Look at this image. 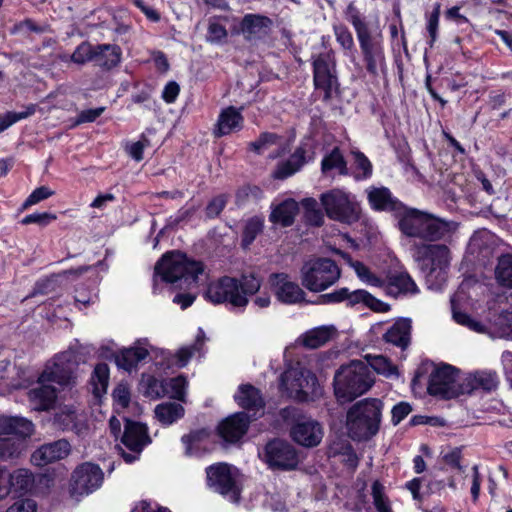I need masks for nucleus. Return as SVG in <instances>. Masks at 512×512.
Masks as SVG:
<instances>
[{"instance_id": "1", "label": "nucleus", "mask_w": 512, "mask_h": 512, "mask_svg": "<svg viewBox=\"0 0 512 512\" xmlns=\"http://www.w3.org/2000/svg\"><path fill=\"white\" fill-rule=\"evenodd\" d=\"M397 227L410 243L413 260L430 289L439 290L447 280L450 250L444 244H433L450 234L453 223L423 210L404 206L398 213Z\"/></svg>"}, {"instance_id": "2", "label": "nucleus", "mask_w": 512, "mask_h": 512, "mask_svg": "<svg viewBox=\"0 0 512 512\" xmlns=\"http://www.w3.org/2000/svg\"><path fill=\"white\" fill-rule=\"evenodd\" d=\"M155 275L178 289H189L202 277H207L202 262L190 259L179 251L163 255L155 266Z\"/></svg>"}, {"instance_id": "3", "label": "nucleus", "mask_w": 512, "mask_h": 512, "mask_svg": "<svg viewBox=\"0 0 512 512\" xmlns=\"http://www.w3.org/2000/svg\"><path fill=\"white\" fill-rule=\"evenodd\" d=\"M346 17L356 31L367 72L374 77L378 76L386 68L382 34L376 29H371L361 19L353 4L348 5Z\"/></svg>"}, {"instance_id": "4", "label": "nucleus", "mask_w": 512, "mask_h": 512, "mask_svg": "<svg viewBox=\"0 0 512 512\" xmlns=\"http://www.w3.org/2000/svg\"><path fill=\"white\" fill-rule=\"evenodd\" d=\"M383 403L377 398H365L354 403L346 414L348 436L354 441H367L374 437L382 419Z\"/></svg>"}, {"instance_id": "5", "label": "nucleus", "mask_w": 512, "mask_h": 512, "mask_svg": "<svg viewBox=\"0 0 512 512\" xmlns=\"http://www.w3.org/2000/svg\"><path fill=\"white\" fill-rule=\"evenodd\" d=\"M368 365L360 360L342 366L334 376V393L341 403L351 402L366 393L374 384Z\"/></svg>"}, {"instance_id": "6", "label": "nucleus", "mask_w": 512, "mask_h": 512, "mask_svg": "<svg viewBox=\"0 0 512 512\" xmlns=\"http://www.w3.org/2000/svg\"><path fill=\"white\" fill-rule=\"evenodd\" d=\"M322 210L329 219L346 225L358 222L362 214L357 197L341 188L322 193Z\"/></svg>"}, {"instance_id": "7", "label": "nucleus", "mask_w": 512, "mask_h": 512, "mask_svg": "<svg viewBox=\"0 0 512 512\" xmlns=\"http://www.w3.org/2000/svg\"><path fill=\"white\" fill-rule=\"evenodd\" d=\"M317 384V378L300 363L287 368L280 377V388L287 396L298 401H307Z\"/></svg>"}, {"instance_id": "8", "label": "nucleus", "mask_w": 512, "mask_h": 512, "mask_svg": "<svg viewBox=\"0 0 512 512\" xmlns=\"http://www.w3.org/2000/svg\"><path fill=\"white\" fill-rule=\"evenodd\" d=\"M238 470L227 463H216L206 468L207 485L213 491L229 497L237 503L240 499V488L237 484Z\"/></svg>"}, {"instance_id": "9", "label": "nucleus", "mask_w": 512, "mask_h": 512, "mask_svg": "<svg viewBox=\"0 0 512 512\" xmlns=\"http://www.w3.org/2000/svg\"><path fill=\"white\" fill-rule=\"evenodd\" d=\"M205 297L214 304L227 302L235 308H244L249 302L240 292L239 280L230 276H223L211 282L206 289Z\"/></svg>"}, {"instance_id": "10", "label": "nucleus", "mask_w": 512, "mask_h": 512, "mask_svg": "<svg viewBox=\"0 0 512 512\" xmlns=\"http://www.w3.org/2000/svg\"><path fill=\"white\" fill-rule=\"evenodd\" d=\"M458 371L451 365L436 367L430 374L428 392L444 399L457 397L462 393V383L457 381Z\"/></svg>"}, {"instance_id": "11", "label": "nucleus", "mask_w": 512, "mask_h": 512, "mask_svg": "<svg viewBox=\"0 0 512 512\" xmlns=\"http://www.w3.org/2000/svg\"><path fill=\"white\" fill-rule=\"evenodd\" d=\"M261 457L272 470H294L299 463L296 449L279 439L269 441L265 445Z\"/></svg>"}, {"instance_id": "12", "label": "nucleus", "mask_w": 512, "mask_h": 512, "mask_svg": "<svg viewBox=\"0 0 512 512\" xmlns=\"http://www.w3.org/2000/svg\"><path fill=\"white\" fill-rule=\"evenodd\" d=\"M103 480L104 473L98 465L83 463L72 474L70 493L75 497L88 495L97 490Z\"/></svg>"}, {"instance_id": "13", "label": "nucleus", "mask_w": 512, "mask_h": 512, "mask_svg": "<svg viewBox=\"0 0 512 512\" xmlns=\"http://www.w3.org/2000/svg\"><path fill=\"white\" fill-rule=\"evenodd\" d=\"M121 441L130 451L125 452L121 447H119L121 455L127 463H132L138 458L144 446L150 443L147 427L142 423L126 419Z\"/></svg>"}, {"instance_id": "14", "label": "nucleus", "mask_w": 512, "mask_h": 512, "mask_svg": "<svg viewBox=\"0 0 512 512\" xmlns=\"http://www.w3.org/2000/svg\"><path fill=\"white\" fill-rule=\"evenodd\" d=\"M70 357V354H62L56 357L52 363H48L40 374L41 382L56 383L63 387L74 385L76 375Z\"/></svg>"}, {"instance_id": "15", "label": "nucleus", "mask_w": 512, "mask_h": 512, "mask_svg": "<svg viewBox=\"0 0 512 512\" xmlns=\"http://www.w3.org/2000/svg\"><path fill=\"white\" fill-rule=\"evenodd\" d=\"M317 128L311 130V134L302 145L291 155V157L283 163H280L277 169L274 171L273 176L276 179H285L295 172L307 161L315 156L314 146L311 143V137L317 135Z\"/></svg>"}, {"instance_id": "16", "label": "nucleus", "mask_w": 512, "mask_h": 512, "mask_svg": "<svg viewBox=\"0 0 512 512\" xmlns=\"http://www.w3.org/2000/svg\"><path fill=\"white\" fill-rule=\"evenodd\" d=\"M269 282L278 301L284 304H295L305 300V293L300 286L292 282L286 273H273Z\"/></svg>"}, {"instance_id": "17", "label": "nucleus", "mask_w": 512, "mask_h": 512, "mask_svg": "<svg viewBox=\"0 0 512 512\" xmlns=\"http://www.w3.org/2000/svg\"><path fill=\"white\" fill-rule=\"evenodd\" d=\"M334 138L332 135L322 133V144H330ZM322 179L335 176H345L348 174L347 162L338 146H333L330 150L322 146Z\"/></svg>"}, {"instance_id": "18", "label": "nucleus", "mask_w": 512, "mask_h": 512, "mask_svg": "<svg viewBox=\"0 0 512 512\" xmlns=\"http://www.w3.org/2000/svg\"><path fill=\"white\" fill-rule=\"evenodd\" d=\"M386 295L393 298L413 296L419 293V288L410 274L406 271L394 272L384 279L382 287Z\"/></svg>"}, {"instance_id": "19", "label": "nucleus", "mask_w": 512, "mask_h": 512, "mask_svg": "<svg viewBox=\"0 0 512 512\" xmlns=\"http://www.w3.org/2000/svg\"><path fill=\"white\" fill-rule=\"evenodd\" d=\"M71 446L65 439H60L40 446L31 455V462L39 467L64 459L69 455Z\"/></svg>"}, {"instance_id": "20", "label": "nucleus", "mask_w": 512, "mask_h": 512, "mask_svg": "<svg viewBox=\"0 0 512 512\" xmlns=\"http://www.w3.org/2000/svg\"><path fill=\"white\" fill-rule=\"evenodd\" d=\"M249 423L250 419L245 412L235 413L220 423L219 435L227 443H236L246 434Z\"/></svg>"}, {"instance_id": "21", "label": "nucleus", "mask_w": 512, "mask_h": 512, "mask_svg": "<svg viewBox=\"0 0 512 512\" xmlns=\"http://www.w3.org/2000/svg\"><path fill=\"white\" fill-rule=\"evenodd\" d=\"M28 399L36 411H48L54 408L57 400V389L49 382H41L39 375L36 385L28 391Z\"/></svg>"}, {"instance_id": "22", "label": "nucleus", "mask_w": 512, "mask_h": 512, "mask_svg": "<svg viewBox=\"0 0 512 512\" xmlns=\"http://www.w3.org/2000/svg\"><path fill=\"white\" fill-rule=\"evenodd\" d=\"M367 198L373 210L393 212L395 219L405 206L402 202L393 197L390 190L386 187L369 188L367 190Z\"/></svg>"}, {"instance_id": "23", "label": "nucleus", "mask_w": 512, "mask_h": 512, "mask_svg": "<svg viewBox=\"0 0 512 512\" xmlns=\"http://www.w3.org/2000/svg\"><path fill=\"white\" fill-rule=\"evenodd\" d=\"M326 251H331L333 253L341 255L349 264V266L353 268L361 282L368 286L382 289L384 285V279L373 273L370 270V268L367 267L364 263L352 260V258L347 253H344L339 249L333 247L329 242L323 241L322 254L326 253Z\"/></svg>"}, {"instance_id": "24", "label": "nucleus", "mask_w": 512, "mask_h": 512, "mask_svg": "<svg viewBox=\"0 0 512 512\" xmlns=\"http://www.w3.org/2000/svg\"><path fill=\"white\" fill-rule=\"evenodd\" d=\"M326 251H331L333 253L341 255L349 264V266L353 268L361 282L368 286L382 289L384 285V279L373 273L370 270V268L367 267L364 263L352 260V258L347 253H344L339 249L333 247L329 242L323 241L322 254L326 253Z\"/></svg>"}, {"instance_id": "25", "label": "nucleus", "mask_w": 512, "mask_h": 512, "mask_svg": "<svg viewBox=\"0 0 512 512\" xmlns=\"http://www.w3.org/2000/svg\"><path fill=\"white\" fill-rule=\"evenodd\" d=\"M498 385V377L495 372L476 371L467 375L462 381V393L470 394L475 390H495Z\"/></svg>"}, {"instance_id": "26", "label": "nucleus", "mask_w": 512, "mask_h": 512, "mask_svg": "<svg viewBox=\"0 0 512 512\" xmlns=\"http://www.w3.org/2000/svg\"><path fill=\"white\" fill-rule=\"evenodd\" d=\"M33 432V423L24 417H0V435H14L18 438L25 439L27 437H30L33 434Z\"/></svg>"}, {"instance_id": "27", "label": "nucleus", "mask_w": 512, "mask_h": 512, "mask_svg": "<svg viewBox=\"0 0 512 512\" xmlns=\"http://www.w3.org/2000/svg\"><path fill=\"white\" fill-rule=\"evenodd\" d=\"M322 91L323 100L330 105L333 111H340L343 103L339 90L337 77L322 63Z\"/></svg>"}, {"instance_id": "28", "label": "nucleus", "mask_w": 512, "mask_h": 512, "mask_svg": "<svg viewBox=\"0 0 512 512\" xmlns=\"http://www.w3.org/2000/svg\"><path fill=\"white\" fill-rule=\"evenodd\" d=\"M383 339L402 350L406 349L411 339V321L409 319H399L384 333Z\"/></svg>"}, {"instance_id": "29", "label": "nucleus", "mask_w": 512, "mask_h": 512, "mask_svg": "<svg viewBox=\"0 0 512 512\" xmlns=\"http://www.w3.org/2000/svg\"><path fill=\"white\" fill-rule=\"evenodd\" d=\"M149 355L146 343L137 341L133 347L123 349L116 356V364L118 367L131 371L137 364L145 360Z\"/></svg>"}, {"instance_id": "30", "label": "nucleus", "mask_w": 512, "mask_h": 512, "mask_svg": "<svg viewBox=\"0 0 512 512\" xmlns=\"http://www.w3.org/2000/svg\"><path fill=\"white\" fill-rule=\"evenodd\" d=\"M234 399L246 410L259 411L265 406L260 390L251 384L240 385Z\"/></svg>"}, {"instance_id": "31", "label": "nucleus", "mask_w": 512, "mask_h": 512, "mask_svg": "<svg viewBox=\"0 0 512 512\" xmlns=\"http://www.w3.org/2000/svg\"><path fill=\"white\" fill-rule=\"evenodd\" d=\"M242 122L243 117L241 113L235 107L230 106L221 112L214 129V135L222 137L234 130H238L242 127Z\"/></svg>"}, {"instance_id": "32", "label": "nucleus", "mask_w": 512, "mask_h": 512, "mask_svg": "<svg viewBox=\"0 0 512 512\" xmlns=\"http://www.w3.org/2000/svg\"><path fill=\"white\" fill-rule=\"evenodd\" d=\"M299 211V205L294 199H286L276 205L269 216L272 223L281 224L283 227L291 226Z\"/></svg>"}, {"instance_id": "33", "label": "nucleus", "mask_w": 512, "mask_h": 512, "mask_svg": "<svg viewBox=\"0 0 512 512\" xmlns=\"http://www.w3.org/2000/svg\"><path fill=\"white\" fill-rule=\"evenodd\" d=\"M121 60V49L117 45L98 44L95 45L94 62L104 69H112Z\"/></svg>"}, {"instance_id": "34", "label": "nucleus", "mask_w": 512, "mask_h": 512, "mask_svg": "<svg viewBox=\"0 0 512 512\" xmlns=\"http://www.w3.org/2000/svg\"><path fill=\"white\" fill-rule=\"evenodd\" d=\"M316 422H299L293 426L291 436L295 442L305 447H313L319 443L316 430L319 431Z\"/></svg>"}, {"instance_id": "35", "label": "nucleus", "mask_w": 512, "mask_h": 512, "mask_svg": "<svg viewBox=\"0 0 512 512\" xmlns=\"http://www.w3.org/2000/svg\"><path fill=\"white\" fill-rule=\"evenodd\" d=\"M346 301L350 306L363 303L365 306H367L368 308L375 312H387L390 309L388 304L377 299L368 291L363 289H358L351 292L348 290Z\"/></svg>"}, {"instance_id": "36", "label": "nucleus", "mask_w": 512, "mask_h": 512, "mask_svg": "<svg viewBox=\"0 0 512 512\" xmlns=\"http://www.w3.org/2000/svg\"><path fill=\"white\" fill-rule=\"evenodd\" d=\"M88 269H89V267L82 266L77 269L67 270L60 274H54V275H51L50 277L41 279L35 284L33 292L30 294L29 297H32V296H35L38 294H42V295L49 294V293L55 291L57 284H58V279L60 277L66 276V275H73L75 277H78V276L82 275L83 273L87 272Z\"/></svg>"}, {"instance_id": "37", "label": "nucleus", "mask_w": 512, "mask_h": 512, "mask_svg": "<svg viewBox=\"0 0 512 512\" xmlns=\"http://www.w3.org/2000/svg\"><path fill=\"white\" fill-rule=\"evenodd\" d=\"M320 258L313 257L306 261L301 269V280L304 287L308 290L320 291Z\"/></svg>"}, {"instance_id": "38", "label": "nucleus", "mask_w": 512, "mask_h": 512, "mask_svg": "<svg viewBox=\"0 0 512 512\" xmlns=\"http://www.w3.org/2000/svg\"><path fill=\"white\" fill-rule=\"evenodd\" d=\"M55 423L62 430L73 431L81 434L85 429V425L79 414L72 408H64L55 415Z\"/></svg>"}, {"instance_id": "39", "label": "nucleus", "mask_w": 512, "mask_h": 512, "mask_svg": "<svg viewBox=\"0 0 512 512\" xmlns=\"http://www.w3.org/2000/svg\"><path fill=\"white\" fill-rule=\"evenodd\" d=\"M109 384V367L106 363H99L95 366L91 378L90 389L93 395L100 399L107 393Z\"/></svg>"}, {"instance_id": "40", "label": "nucleus", "mask_w": 512, "mask_h": 512, "mask_svg": "<svg viewBox=\"0 0 512 512\" xmlns=\"http://www.w3.org/2000/svg\"><path fill=\"white\" fill-rule=\"evenodd\" d=\"M270 24L271 20L268 17L248 14L244 16L240 29L246 38L250 39L255 35L265 33Z\"/></svg>"}, {"instance_id": "41", "label": "nucleus", "mask_w": 512, "mask_h": 512, "mask_svg": "<svg viewBox=\"0 0 512 512\" xmlns=\"http://www.w3.org/2000/svg\"><path fill=\"white\" fill-rule=\"evenodd\" d=\"M154 413L159 422L170 425L184 415V408L176 402H164L155 407Z\"/></svg>"}, {"instance_id": "42", "label": "nucleus", "mask_w": 512, "mask_h": 512, "mask_svg": "<svg viewBox=\"0 0 512 512\" xmlns=\"http://www.w3.org/2000/svg\"><path fill=\"white\" fill-rule=\"evenodd\" d=\"M495 279L500 286L512 288V254H503L498 258Z\"/></svg>"}, {"instance_id": "43", "label": "nucleus", "mask_w": 512, "mask_h": 512, "mask_svg": "<svg viewBox=\"0 0 512 512\" xmlns=\"http://www.w3.org/2000/svg\"><path fill=\"white\" fill-rule=\"evenodd\" d=\"M140 386L143 394L152 399L161 398L168 394L166 382L151 375H143Z\"/></svg>"}, {"instance_id": "44", "label": "nucleus", "mask_w": 512, "mask_h": 512, "mask_svg": "<svg viewBox=\"0 0 512 512\" xmlns=\"http://www.w3.org/2000/svg\"><path fill=\"white\" fill-rule=\"evenodd\" d=\"M34 478L32 473L26 469H17L9 474L5 479V483L11 489L19 492H26L33 486Z\"/></svg>"}, {"instance_id": "45", "label": "nucleus", "mask_w": 512, "mask_h": 512, "mask_svg": "<svg viewBox=\"0 0 512 512\" xmlns=\"http://www.w3.org/2000/svg\"><path fill=\"white\" fill-rule=\"evenodd\" d=\"M367 365L376 373L385 377L397 375V368L391 361L383 355H366Z\"/></svg>"}, {"instance_id": "46", "label": "nucleus", "mask_w": 512, "mask_h": 512, "mask_svg": "<svg viewBox=\"0 0 512 512\" xmlns=\"http://www.w3.org/2000/svg\"><path fill=\"white\" fill-rule=\"evenodd\" d=\"M208 436L209 433L206 429L192 431L182 436L181 440L185 445V454L188 456L197 455L200 443L208 438Z\"/></svg>"}, {"instance_id": "47", "label": "nucleus", "mask_w": 512, "mask_h": 512, "mask_svg": "<svg viewBox=\"0 0 512 512\" xmlns=\"http://www.w3.org/2000/svg\"><path fill=\"white\" fill-rule=\"evenodd\" d=\"M340 278V269L336 263L322 257V291L333 285Z\"/></svg>"}, {"instance_id": "48", "label": "nucleus", "mask_w": 512, "mask_h": 512, "mask_svg": "<svg viewBox=\"0 0 512 512\" xmlns=\"http://www.w3.org/2000/svg\"><path fill=\"white\" fill-rule=\"evenodd\" d=\"M25 448L22 440L0 439V458L14 459L21 455Z\"/></svg>"}, {"instance_id": "49", "label": "nucleus", "mask_w": 512, "mask_h": 512, "mask_svg": "<svg viewBox=\"0 0 512 512\" xmlns=\"http://www.w3.org/2000/svg\"><path fill=\"white\" fill-rule=\"evenodd\" d=\"M264 227V221L260 217H252L247 220L243 229L242 245L248 247L259 235Z\"/></svg>"}, {"instance_id": "50", "label": "nucleus", "mask_w": 512, "mask_h": 512, "mask_svg": "<svg viewBox=\"0 0 512 512\" xmlns=\"http://www.w3.org/2000/svg\"><path fill=\"white\" fill-rule=\"evenodd\" d=\"M371 495L373 504L378 512H392L390 502L385 494V488L378 480L372 483Z\"/></svg>"}, {"instance_id": "51", "label": "nucleus", "mask_w": 512, "mask_h": 512, "mask_svg": "<svg viewBox=\"0 0 512 512\" xmlns=\"http://www.w3.org/2000/svg\"><path fill=\"white\" fill-rule=\"evenodd\" d=\"M95 57V46L87 41L82 42L74 50L70 59L72 62L83 65L87 62L94 61Z\"/></svg>"}, {"instance_id": "52", "label": "nucleus", "mask_w": 512, "mask_h": 512, "mask_svg": "<svg viewBox=\"0 0 512 512\" xmlns=\"http://www.w3.org/2000/svg\"><path fill=\"white\" fill-rule=\"evenodd\" d=\"M280 140L281 138L277 134L265 132L257 140L251 142L249 146L252 151L260 154L273 145L281 147L282 143Z\"/></svg>"}, {"instance_id": "53", "label": "nucleus", "mask_w": 512, "mask_h": 512, "mask_svg": "<svg viewBox=\"0 0 512 512\" xmlns=\"http://www.w3.org/2000/svg\"><path fill=\"white\" fill-rule=\"evenodd\" d=\"M356 170L359 173L355 174V179H367L372 175V164L370 160L360 151L352 152Z\"/></svg>"}, {"instance_id": "54", "label": "nucleus", "mask_w": 512, "mask_h": 512, "mask_svg": "<svg viewBox=\"0 0 512 512\" xmlns=\"http://www.w3.org/2000/svg\"><path fill=\"white\" fill-rule=\"evenodd\" d=\"M453 319L456 323L466 326L472 331H475L477 333H486L487 328L486 326L481 323L480 321L472 318L470 315H468L465 312L457 311L453 309Z\"/></svg>"}, {"instance_id": "55", "label": "nucleus", "mask_w": 512, "mask_h": 512, "mask_svg": "<svg viewBox=\"0 0 512 512\" xmlns=\"http://www.w3.org/2000/svg\"><path fill=\"white\" fill-rule=\"evenodd\" d=\"M304 209L305 221L310 225H320V210L318 202L314 198H305L301 202Z\"/></svg>"}, {"instance_id": "56", "label": "nucleus", "mask_w": 512, "mask_h": 512, "mask_svg": "<svg viewBox=\"0 0 512 512\" xmlns=\"http://www.w3.org/2000/svg\"><path fill=\"white\" fill-rule=\"evenodd\" d=\"M495 326L499 337L512 340V308L503 311L496 319Z\"/></svg>"}, {"instance_id": "57", "label": "nucleus", "mask_w": 512, "mask_h": 512, "mask_svg": "<svg viewBox=\"0 0 512 512\" xmlns=\"http://www.w3.org/2000/svg\"><path fill=\"white\" fill-rule=\"evenodd\" d=\"M239 282L240 292L245 297L257 293L262 285V280L253 273L249 275H243Z\"/></svg>"}, {"instance_id": "58", "label": "nucleus", "mask_w": 512, "mask_h": 512, "mask_svg": "<svg viewBox=\"0 0 512 512\" xmlns=\"http://www.w3.org/2000/svg\"><path fill=\"white\" fill-rule=\"evenodd\" d=\"M166 384L168 394H170L172 398L184 401L187 381L183 376L172 378L166 382Z\"/></svg>"}, {"instance_id": "59", "label": "nucleus", "mask_w": 512, "mask_h": 512, "mask_svg": "<svg viewBox=\"0 0 512 512\" xmlns=\"http://www.w3.org/2000/svg\"><path fill=\"white\" fill-rule=\"evenodd\" d=\"M203 339L197 336L195 343L191 346L182 347L177 351V363L180 367H184L193 354L200 349Z\"/></svg>"}, {"instance_id": "60", "label": "nucleus", "mask_w": 512, "mask_h": 512, "mask_svg": "<svg viewBox=\"0 0 512 512\" xmlns=\"http://www.w3.org/2000/svg\"><path fill=\"white\" fill-rule=\"evenodd\" d=\"M52 195H54V191L50 190L48 187H38L25 200L23 203V209H27L28 207L37 204L40 201L51 197Z\"/></svg>"}, {"instance_id": "61", "label": "nucleus", "mask_w": 512, "mask_h": 512, "mask_svg": "<svg viewBox=\"0 0 512 512\" xmlns=\"http://www.w3.org/2000/svg\"><path fill=\"white\" fill-rule=\"evenodd\" d=\"M56 218H57V216L55 214L48 213V212L34 213V214H30V215L25 216L22 219L21 223L24 224V225L38 224L40 226H46L51 221L56 220Z\"/></svg>"}, {"instance_id": "62", "label": "nucleus", "mask_w": 512, "mask_h": 512, "mask_svg": "<svg viewBox=\"0 0 512 512\" xmlns=\"http://www.w3.org/2000/svg\"><path fill=\"white\" fill-rule=\"evenodd\" d=\"M37 504L33 499L22 498L15 501L5 512H36Z\"/></svg>"}, {"instance_id": "63", "label": "nucleus", "mask_w": 512, "mask_h": 512, "mask_svg": "<svg viewBox=\"0 0 512 512\" xmlns=\"http://www.w3.org/2000/svg\"><path fill=\"white\" fill-rule=\"evenodd\" d=\"M227 203L226 195H219L212 199L206 207V215L209 218L217 217L224 209Z\"/></svg>"}, {"instance_id": "64", "label": "nucleus", "mask_w": 512, "mask_h": 512, "mask_svg": "<svg viewBox=\"0 0 512 512\" xmlns=\"http://www.w3.org/2000/svg\"><path fill=\"white\" fill-rule=\"evenodd\" d=\"M113 398L121 407L126 408L130 403V391L126 384L120 383L113 391Z\"/></svg>"}]
</instances>
